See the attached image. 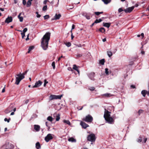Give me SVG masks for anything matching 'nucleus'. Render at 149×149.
Returning a JSON list of instances; mask_svg holds the SVG:
<instances>
[{
    "label": "nucleus",
    "instance_id": "nucleus-14",
    "mask_svg": "<svg viewBox=\"0 0 149 149\" xmlns=\"http://www.w3.org/2000/svg\"><path fill=\"white\" fill-rule=\"evenodd\" d=\"M148 91L146 90H143L141 91V94L143 97H145L146 94L148 95Z\"/></svg>",
    "mask_w": 149,
    "mask_h": 149
},
{
    "label": "nucleus",
    "instance_id": "nucleus-1",
    "mask_svg": "<svg viewBox=\"0 0 149 149\" xmlns=\"http://www.w3.org/2000/svg\"><path fill=\"white\" fill-rule=\"evenodd\" d=\"M50 33L47 32L42 39L41 46L44 50H47L48 48V42L50 39Z\"/></svg>",
    "mask_w": 149,
    "mask_h": 149
},
{
    "label": "nucleus",
    "instance_id": "nucleus-53",
    "mask_svg": "<svg viewBox=\"0 0 149 149\" xmlns=\"http://www.w3.org/2000/svg\"><path fill=\"white\" fill-rule=\"evenodd\" d=\"M87 19H90V17L88 15H87L86 16H85V17Z\"/></svg>",
    "mask_w": 149,
    "mask_h": 149
},
{
    "label": "nucleus",
    "instance_id": "nucleus-29",
    "mask_svg": "<svg viewBox=\"0 0 149 149\" xmlns=\"http://www.w3.org/2000/svg\"><path fill=\"white\" fill-rule=\"evenodd\" d=\"M34 47L33 46H31L28 49V53H29L30 52L32 49H34Z\"/></svg>",
    "mask_w": 149,
    "mask_h": 149
},
{
    "label": "nucleus",
    "instance_id": "nucleus-33",
    "mask_svg": "<svg viewBox=\"0 0 149 149\" xmlns=\"http://www.w3.org/2000/svg\"><path fill=\"white\" fill-rule=\"evenodd\" d=\"M109 72L108 71V69L107 68L105 69V73L107 75H108Z\"/></svg>",
    "mask_w": 149,
    "mask_h": 149
},
{
    "label": "nucleus",
    "instance_id": "nucleus-6",
    "mask_svg": "<svg viewBox=\"0 0 149 149\" xmlns=\"http://www.w3.org/2000/svg\"><path fill=\"white\" fill-rule=\"evenodd\" d=\"M88 140L91 142L95 141V137L94 134H91L89 135L88 137Z\"/></svg>",
    "mask_w": 149,
    "mask_h": 149
},
{
    "label": "nucleus",
    "instance_id": "nucleus-47",
    "mask_svg": "<svg viewBox=\"0 0 149 149\" xmlns=\"http://www.w3.org/2000/svg\"><path fill=\"white\" fill-rule=\"evenodd\" d=\"M123 10L121 8H119L118 9V12L119 13H120L123 11Z\"/></svg>",
    "mask_w": 149,
    "mask_h": 149
},
{
    "label": "nucleus",
    "instance_id": "nucleus-42",
    "mask_svg": "<svg viewBox=\"0 0 149 149\" xmlns=\"http://www.w3.org/2000/svg\"><path fill=\"white\" fill-rule=\"evenodd\" d=\"M48 83V82L45 79L44 80V86L45 87L46 86V84Z\"/></svg>",
    "mask_w": 149,
    "mask_h": 149
},
{
    "label": "nucleus",
    "instance_id": "nucleus-2",
    "mask_svg": "<svg viewBox=\"0 0 149 149\" xmlns=\"http://www.w3.org/2000/svg\"><path fill=\"white\" fill-rule=\"evenodd\" d=\"M111 112L105 109L104 117L107 123L110 124H113L114 123V120L111 116Z\"/></svg>",
    "mask_w": 149,
    "mask_h": 149
},
{
    "label": "nucleus",
    "instance_id": "nucleus-54",
    "mask_svg": "<svg viewBox=\"0 0 149 149\" xmlns=\"http://www.w3.org/2000/svg\"><path fill=\"white\" fill-rule=\"evenodd\" d=\"M68 70H71V71H73V70L72 69V68H70V67H69V68H68Z\"/></svg>",
    "mask_w": 149,
    "mask_h": 149
},
{
    "label": "nucleus",
    "instance_id": "nucleus-17",
    "mask_svg": "<svg viewBox=\"0 0 149 149\" xmlns=\"http://www.w3.org/2000/svg\"><path fill=\"white\" fill-rule=\"evenodd\" d=\"M108 56L109 57H110L113 55L112 52L111 50L108 51L107 52Z\"/></svg>",
    "mask_w": 149,
    "mask_h": 149
},
{
    "label": "nucleus",
    "instance_id": "nucleus-59",
    "mask_svg": "<svg viewBox=\"0 0 149 149\" xmlns=\"http://www.w3.org/2000/svg\"><path fill=\"white\" fill-rule=\"evenodd\" d=\"M74 27H75V26H74V24H73L72 26V29H74Z\"/></svg>",
    "mask_w": 149,
    "mask_h": 149
},
{
    "label": "nucleus",
    "instance_id": "nucleus-8",
    "mask_svg": "<svg viewBox=\"0 0 149 149\" xmlns=\"http://www.w3.org/2000/svg\"><path fill=\"white\" fill-rule=\"evenodd\" d=\"M42 84V82L40 80L36 82L35 85L33 86V88H37L40 86Z\"/></svg>",
    "mask_w": 149,
    "mask_h": 149
},
{
    "label": "nucleus",
    "instance_id": "nucleus-19",
    "mask_svg": "<svg viewBox=\"0 0 149 149\" xmlns=\"http://www.w3.org/2000/svg\"><path fill=\"white\" fill-rule=\"evenodd\" d=\"M21 15H22V13H20L18 16V18L19 19V21L20 22H22V21L23 20V17H22L20 16Z\"/></svg>",
    "mask_w": 149,
    "mask_h": 149
},
{
    "label": "nucleus",
    "instance_id": "nucleus-64",
    "mask_svg": "<svg viewBox=\"0 0 149 149\" xmlns=\"http://www.w3.org/2000/svg\"><path fill=\"white\" fill-rule=\"evenodd\" d=\"M106 39L105 38L102 40V41L103 42H104L106 41Z\"/></svg>",
    "mask_w": 149,
    "mask_h": 149
},
{
    "label": "nucleus",
    "instance_id": "nucleus-5",
    "mask_svg": "<svg viewBox=\"0 0 149 149\" xmlns=\"http://www.w3.org/2000/svg\"><path fill=\"white\" fill-rule=\"evenodd\" d=\"M93 118L90 115H88L86 116L83 119V120L88 122H91L93 120Z\"/></svg>",
    "mask_w": 149,
    "mask_h": 149
},
{
    "label": "nucleus",
    "instance_id": "nucleus-35",
    "mask_svg": "<svg viewBox=\"0 0 149 149\" xmlns=\"http://www.w3.org/2000/svg\"><path fill=\"white\" fill-rule=\"evenodd\" d=\"M18 31H19L22 32V31L21 30H18ZM21 34L22 35V38H23L25 36V33L22 32V33H21Z\"/></svg>",
    "mask_w": 149,
    "mask_h": 149
},
{
    "label": "nucleus",
    "instance_id": "nucleus-27",
    "mask_svg": "<svg viewBox=\"0 0 149 149\" xmlns=\"http://www.w3.org/2000/svg\"><path fill=\"white\" fill-rule=\"evenodd\" d=\"M53 118L51 116H48L47 118V120L52 122L53 121Z\"/></svg>",
    "mask_w": 149,
    "mask_h": 149
},
{
    "label": "nucleus",
    "instance_id": "nucleus-11",
    "mask_svg": "<svg viewBox=\"0 0 149 149\" xmlns=\"http://www.w3.org/2000/svg\"><path fill=\"white\" fill-rule=\"evenodd\" d=\"M13 20L11 16H8L5 20V22L9 23L12 22Z\"/></svg>",
    "mask_w": 149,
    "mask_h": 149
},
{
    "label": "nucleus",
    "instance_id": "nucleus-57",
    "mask_svg": "<svg viewBox=\"0 0 149 149\" xmlns=\"http://www.w3.org/2000/svg\"><path fill=\"white\" fill-rule=\"evenodd\" d=\"M5 87H4L3 88L2 90V92L3 93H4L5 91Z\"/></svg>",
    "mask_w": 149,
    "mask_h": 149
},
{
    "label": "nucleus",
    "instance_id": "nucleus-43",
    "mask_svg": "<svg viewBox=\"0 0 149 149\" xmlns=\"http://www.w3.org/2000/svg\"><path fill=\"white\" fill-rule=\"evenodd\" d=\"M36 13L37 14L36 17H37L39 18L40 17L41 15H40L39 14L38 12H36Z\"/></svg>",
    "mask_w": 149,
    "mask_h": 149
},
{
    "label": "nucleus",
    "instance_id": "nucleus-22",
    "mask_svg": "<svg viewBox=\"0 0 149 149\" xmlns=\"http://www.w3.org/2000/svg\"><path fill=\"white\" fill-rule=\"evenodd\" d=\"M111 1V0H102V1L104 2V3L106 4H107L110 3Z\"/></svg>",
    "mask_w": 149,
    "mask_h": 149
},
{
    "label": "nucleus",
    "instance_id": "nucleus-34",
    "mask_svg": "<svg viewBox=\"0 0 149 149\" xmlns=\"http://www.w3.org/2000/svg\"><path fill=\"white\" fill-rule=\"evenodd\" d=\"M94 74V73H91V75L92 76V77H91L90 76H89L91 80H94V78H93V75Z\"/></svg>",
    "mask_w": 149,
    "mask_h": 149
},
{
    "label": "nucleus",
    "instance_id": "nucleus-31",
    "mask_svg": "<svg viewBox=\"0 0 149 149\" xmlns=\"http://www.w3.org/2000/svg\"><path fill=\"white\" fill-rule=\"evenodd\" d=\"M99 31L102 33H104L105 31V29L104 28L102 27L100 29Z\"/></svg>",
    "mask_w": 149,
    "mask_h": 149
},
{
    "label": "nucleus",
    "instance_id": "nucleus-38",
    "mask_svg": "<svg viewBox=\"0 0 149 149\" xmlns=\"http://www.w3.org/2000/svg\"><path fill=\"white\" fill-rule=\"evenodd\" d=\"M143 112V110L141 109H140L139 110L138 113L139 115H140Z\"/></svg>",
    "mask_w": 149,
    "mask_h": 149
},
{
    "label": "nucleus",
    "instance_id": "nucleus-15",
    "mask_svg": "<svg viewBox=\"0 0 149 149\" xmlns=\"http://www.w3.org/2000/svg\"><path fill=\"white\" fill-rule=\"evenodd\" d=\"M40 126L38 125H34V129L37 131H38L40 130Z\"/></svg>",
    "mask_w": 149,
    "mask_h": 149
},
{
    "label": "nucleus",
    "instance_id": "nucleus-18",
    "mask_svg": "<svg viewBox=\"0 0 149 149\" xmlns=\"http://www.w3.org/2000/svg\"><path fill=\"white\" fill-rule=\"evenodd\" d=\"M68 141L72 142H76V140L74 139L73 137H71L68 139Z\"/></svg>",
    "mask_w": 149,
    "mask_h": 149
},
{
    "label": "nucleus",
    "instance_id": "nucleus-63",
    "mask_svg": "<svg viewBox=\"0 0 149 149\" xmlns=\"http://www.w3.org/2000/svg\"><path fill=\"white\" fill-rule=\"evenodd\" d=\"M0 10H1V11H3L4 10V8H0Z\"/></svg>",
    "mask_w": 149,
    "mask_h": 149
},
{
    "label": "nucleus",
    "instance_id": "nucleus-45",
    "mask_svg": "<svg viewBox=\"0 0 149 149\" xmlns=\"http://www.w3.org/2000/svg\"><path fill=\"white\" fill-rule=\"evenodd\" d=\"M47 8V6H44L42 8V10L44 11L46 10Z\"/></svg>",
    "mask_w": 149,
    "mask_h": 149
},
{
    "label": "nucleus",
    "instance_id": "nucleus-3",
    "mask_svg": "<svg viewBox=\"0 0 149 149\" xmlns=\"http://www.w3.org/2000/svg\"><path fill=\"white\" fill-rule=\"evenodd\" d=\"M24 78V77L22 76L20 74H17L15 76L16 82L15 84L17 85L19 84L20 81Z\"/></svg>",
    "mask_w": 149,
    "mask_h": 149
},
{
    "label": "nucleus",
    "instance_id": "nucleus-55",
    "mask_svg": "<svg viewBox=\"0 0 149 149\" xmlns=\"http://www.w3.org/2000/svg\"><path fill=\"white\" fill-rule=\"evenodd\" d=\"M63 56H61L60 57H59V58H58V61H59L61 59V58H63Z\"/></svg>",
    "mask_w": 149,
    "mask_h": 149
},
{
    "label": "nucleus",
    "instance_id": "nucleus-40",
    "mask_svg": "<svg viewBox=\"0 0 149 149\" xmlns=\"http://www.w3.org/2000/svg\"><path fill=\"white\" fill-rule=\"evenodd\" d=\"M49 16L48 15H46L44 16V18L45 19L49 18Z\"/></svg>",
    "mask_w": 149,
    "mask_h": 149
},
{
    "label": "nucleus",
    "instance_id": "nucleus-24",
    "mask_svg": "<svg viewBox=\"0 0 149 149\" xmlns=\"http://www.w3.org/2000/svg\"><path fill=\"white\" fill-rule=\"evenodd\" d=\"M103 95L106 97H109L112 96V95L110 93H107L103 94Z\"/></svg>",
    "mask_w": 149,
    "mask_h": 149
},
{
    "label": "nucleus",
    "instance_id": "nucleus-21",
    "mask_svg": "<svg viewBox=\"0 0 149 149\" xmlns=\"http://www.w3.org/2000/svg\"><path fill=\"white\" fill-rule=\"evenodd\" d=\"M32 0H28L26 3V6L27 7H29L31 6V2Z\"/></svg>",
    "mask_w": 149,
    "mask_h": 149
},
{
    "label": "nucleus",
    "instance_id": "nucleus-26",
    "mask_svg": "<svg viewBox=\"0 0 149 149\" xmlns=\"http://www.w3.org/2000/svg\"><path fill=\"white\" fill-rule=\"evenodd\" d=\"M36 148L37 149H39L40 148V144L39 142H37L36 144Z\"/></svg>",
    "mask_w": 149,
    "mask_h": 149
},
{
    "label": "nucleus",
    "instance_id": "nucleus-41",
    "mask_svg": "<svg viewBox=\"0 0 149 149\" xmlns=\"http://www.w3.org/2000/svg\"><path fill=\"white\" fill-rule=\"evenodd\" d=\"M102 12H95V13L96 15H98L100 14H102Z\"/></svg>",
    "mask_w": 149,
    "mask_h": 149
},
{
    "label": "nucleus",
    "instance_id": "nucleus-60",
    "mask_svg": "<svg viewBox=\"0 0 149 149\" xmlns=\"http://www.w3.org/2000/svg\"><path fill=\"white\" fill-rule=\"evenodd\" d=\"M47 1V0L44 1L43 2V3L45 4H46Z\"/></svg>",
    "mask_w": 149,
    "mask_h": 149
},
{
    "label": "nucleus",
    "instance_id": "nucleus-23",
    "mask_svg": "<svg viewBox=\"0 0 149 149\" xmlns=\"http://www.w3.org/2000/svg\"><path fill=\"white\" fill-rule=\"evenodd\" d=\"M105 62L104 59H102L99 61V63L102 65H104Z\"/></svg>",
    "mask_w": 149,
    "mask_h": 149
},
{
    "label": "nucleus",
    "instance_id": "nucleus-20",
    "mask_svg": "<svg viewBox=\"0 0 149 149\" xmlns=\"http://www.w3.org/2000/svg\"><path fill=\"white\" fill-rule=\"evenodd\" d=\"M73 69L76 70L78 74L79 73V71L77 67L75 65H73Z\"/></svg>",
    "mask_w": 149,
    "mask_h": 149
},
{
    "label": "nucleus",
    "instance_id": "nucleus-25",
    "mask_svg": "<svg viewBox=\"0 0 149 149\" xmlns=\"http://www.w3.org/2000/svg\"><path fill=\"white\" fill-rule=\"evenodd\" d=\"M64 123H65L69 125H70L71 124L70 122L68 120H64L63 121Z\"/></svg>",
    "mask_w": 149,
    "mask_h": 149
},
{
    "label": "nucleus",
    "instance_id": "nucleus-39",
    "mask_svg": "<svg viewBox=\"0 0 149 149\" xmlns=\"http://www.w3.org/2000/svg\"><path fill=\"white\" fill-rule=\"evenodd\" d=\"M52 66L53 67L54 69L55 68V63L54 62H53L52 64Z\"/></svg>",
    "mask_w": 149,
    "mask_h": 149
},
{
    "label": "nucleus",
    "instance_id": "nucleus-4",
    "mask_svg": "<svg viewBox=\"0 0 149 149\" xmlns=\"http://www.w3.org/2000/svg\"><path fill=\"white\" fill-rule=\"evenodd\" d=\"M62 96V95H51L49 97V100H51L53 99H61Z\"/></svg>",
    "mask_w": 149,
    "mask_h": 149
},
{
    "label": "nucleus",
    "instance_id": "nucleus-7",
    "mask_svg": "<svg viewBox=\"0 0 149 149\" xmlns=\"http://www.w3.org/2000/svg\"><path fill=\"white\" fill-rule=\"evenodd\" d=\"M53 135L51 134H48L47 136L45 137V139L46 141L47 142H48L49 140L52 139L53 138Z\"/></svg>",
    "mask_w": 149,
    "mask_h": 149
},
{
    "label": "nucleus",
    "instance_id": "nucleus-56",
    "mask_svg": "<svg viewBox=\"0 0 149 149\" xmlns=\"http://www.w3.org/2000/svg\"><path fill=\"white\" fill-rule=\"evenodd\" d=\"M148 95L149 96V85H148Z\"/></svg>",
    "mask_w": 149,
    "mask_h": 149
},
{
    "label": "nucleus",
    "instance_id": "nucleus-61",
    "mask_svg": "<svg viewBox=\"0 0 149 149\" xmlns=\"http://www.w3.org/2000/svg\"><path fill=\"white\" fill-rule=\"evenodd\" d=\"M29 102V100H27L25 101V103L27 104Z\"/></svg>",
    "mask_w": 149,
    "mask_h": 149
},
{
    "label": "nucleus",
    "instance_id": "nucleus-52",
    "mask_svg": "<svg viewBox=\"0 0 149 149\" xmlns=\"http://www.w3.org/2000/svg\"><path fill=\"white\" fill-rule=\"evenodd\" d=\"M45 125H46V126L49 129L50 128V127L49 126V125H48L47 122H45Z\"/></svg>",
    "mask_w": 149,
    "mask_h": 149
},
{
    "label": "nucleus",
    "instance_id": "nucleus-28",
    "mask_svg": "<svg viewBox=\"0 0 149 149\" xmlns=\"http://www.w3.org/2000/svg\"><path fill=\"white\" fill-rule=\"evenodd\" d=\"M102 21V20L101 19H96L94 23H97L101 22Z\"/></svg>",
    "mask_w": 149,
    "mask_h": 149
},
{
    "label": "nucleus",
    "instance_id": "nucleus-50",
    "mask_svg": "<svg viewBox=\"0 0 149 149\" xmlns=\"http://www.w3.org/2000/svg\"><path fill=\"white\" fill-rule=\"evenodd\" d=\"M10 146H11V148H10V149H13L14 148V146L12 144H10Z\"/></svg>",
    "mask_w": 149,
    "mask_h": 149
},
{
    "label": "nucleus",
    "instance_id": "nucleus-32",
    "mask_svg": "<svg viewBox=\"0 0 149 149\" xmlns=\"http://www.w3.org/2000/svg\"><path fill=\"white\" fill-rule=\"evenodd\" d=\"M143 139L142 137H139V138L137 139V141L138 142H140Z\"/></svg>",
    "mask_w": 149,
    "mask_h": 149
},
{
    "label": "nucleus",
    "instance_id": "nucleus-58",
    "mask_svg": "<svg viewBox=\"0 0 149 149\" xmlns=\"http://www.w3.org/2000/svg\"><path fill=\"white\" fill-rule=\"evenodd\" d=\"M144 139V143H146L147 140V139L146 138H143Z\"/></svg>",
    "mask_w": 149,
    "mask_h": 149
},
{
    "label": "nucleus",
    "instance_id": "nucleus-48",
    "mask_svg": "<svg viewBox=\"0 0 149 149\" xmlns=\"http://www.w3.org/2000/svg\"><path fill=\"white\" fill-rule=\"evenodd\" d=\"M82 15L83 16L85 17V16H86L87 15V14L85 12H83L82 13Z\"/></svg>",
    "mask_w": 149,
    "mask_h": 149
},
{
    "label": "nucleus",
    "instance_id": "nucleus-44",
    "mask_svg": "<svg viewBox=\"0 0 149 149\" xmlns=\"http://www.w3.org/2000/svg\"><path fill=\"white\" fill-rule=\"evenodd\" d=\"M95 88L94 87H90L89 88V89L91 91H93L95 90Z\"/></svg>",
    "mask_w": 149,
    "mask_h": 149
},
{
    "label": "nucleus",
    "instance_id": "nucleus-36",
    "mask_svg": "<svg viewBox=\"0 0 149 149\" xmlns=\"http://www.w3.org/2000/svg\"><path fill=\"white\" fill-rule=\"evenodd\" d=\"M60 119V115L59 114H58L57 116H56V121H58Z\"/></svg>",
    "mask_w": 149,
    "mask_h": 149
},
{
    "label": "nucleus",
    "instance_id": "nucleus-37",
    "mask_svg": "<svg viewBox=\"0 0 149 149\" xmlns=\"http://www.w3.org/2000/svg\"><path fill=\"white\" fill-rule=\"evenodd\" d=\"M27 72V71H26L24 73H19V74H20V75H21L22 76H23V77H24V75L26 74Z\"/></svg>",
    "mask_w": 149,
    "mask_h": 149
},
{
    "label": "nucleus",
    "instance_id": "nucleus-51",
    "mask_svg": "<svg viewBox=\"0 0 149 149\" xmlns=\"http://www.w3.org/2000/svg\"><path fill=\"white\" fill-rule=\"evenodd\" d=\"M22 3L24 5H25L26 3V1L25 0H23Z\"/></svg>",
    "mask_w": 149,
    "mask_h": 149
},
{
    "label": "nucleus",
    "instance_id": "nucleus-9",
    "mask_svg": "<svg viewBox=\"0 0 149 149\" xmlns=\"http://www.w3.org/2000/svg\"><path fill=\"white\" fill-rule=\"evenodd\" d=\"M134 6L129 7L124 10V11L126 13L131 12L134 8Z\"/></svg>",
    "mask_w": 149,
    "mask_h": 149
},
{
    "label": "nucleus",
    "instance_id": "nucleus-16",
    "mask_svg": "<svg viewBox=\"0 0 149 149\" xmlns=\"http://www.w3.org/2000/svg\"><path fill=\"white\" fill-rule=\"evenodd\" d=\"M13 107H10L9 108H8L5 111V112L6 113H9L12 110H11V109L12 108H13Z\"/></svg>",
    "mask_w": 149,
    "mask_h": 149
},
{
    "label": "nucleus",
    "instance_id": "nucleus-12",
    "mask_svg": "<svg viewBox=\"0 0 149 149\" xmlns=\"http://www.w3.org/2000/svg\"><path fill=\"white\" fill-rule=\"evenodd\" d=\"M80 125L82 126V127L85 129L88 126V125L84 122L81 121L80 123Z\"/></svg>",
    "mask_w": 149,
    "mask_h": 149
},
{
    "label": "nucleus",
    "instance_id": "nucleus-46",
    "mask_svg": "<svg viewBox=\"0 0 149 149\" xmlns=\"http://www.w3.org/2000/svg\"><path fill=\"white\" fill-rule=\"evenodd\" d=\"M27 31V28H25L23 30V33H25Z\"/></svg>",
    "mask_w": 149,
    "mask_h": 149
},
{
    "label": "nucleus",
    "instance_id": "nucleus-62",
    "mask_svg": "<svg viewBox=\"0 0 149 149\" xmlns=\"http://www.w3.org/2000/svg\"><path fill=\"white\" fill-rule=\"evenodd\" d=\"M131 87L133 88H135V86L133 85H131Z\"/></svg>",
    "mask_w": 149,
    "mask_h": 149
},
{
    "label": "nucleus",
    "instance_id": "nucleus-49",
    "mask_svg": "<svg viewBox=\"0 0 149 149\" xmlns=\"http://www.w3.org/2000/svg\"><path fill=\"white\" fill-rule=\"evenodd\" d=\"M10 120V119H7V118H6L4 119V121H7L8 123L9 122Z\"/></svg>",
    "mask_w": 149,
    "mask_h": 149
},
{
    "label": "nucleus",
    "instance_id": "nucleus-13",
    "mask_svg": "<svg viewBox=\"0 0 149 149\" xmlns=\"http://www.w3.org/2000/svg\"><path fill=\"white\" fill-rule=\"evenodd\" d=\"M111 23H103V25L104 26L109 28L110 26Z\"/></svg>",
    "mask_w": 149,
    "mask_h": 149
},
{
    "label": "nucleus",
    "instance_id": "nucleus-10",
    "mask_svg": "<svg viewBox=\"0 0 149 149\" xmlns=\"http://www.w3.org/2000/svg\"><path fill=\"white\" fill-rule=\"evenodd\" d=\"M61 16V15L60 14H57L56 13L54 18L52 19V20L58 19H60Z\"/></svg>",
    "mask_w": 149,
    "mask_h": 149
},
{
    "label": "nucleus",
    "instance_id": "nucleus-30",
    "mask_svg": "<svg viewBox=\"0 0 149 149\" xmlns=\"http://www.w3.org/2000/svg\"><path fill=\"white\" fill-rule=\"evenodd\" d=\"M65 44L68 47H69L71 45V43L69 42H66L65 43Z\"/></svg>",
    "mask_w": 149,
    "mask_h": 149
}]
</instances>
